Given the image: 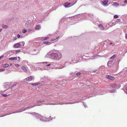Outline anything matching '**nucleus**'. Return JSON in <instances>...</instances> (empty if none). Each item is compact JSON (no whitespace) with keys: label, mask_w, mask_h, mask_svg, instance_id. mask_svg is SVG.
<instances>
[{"label":"nucleus","mask_w":127,"mask_h":127,"mask_svg":"<svg viewBox=\"0 0 127 127\" xmlns=\"http://www.w3.org/2000/svg\"><path fill=\"white\" fill-rule=\"evenodd\" d=\"M80 101H75L74 102H68L67 103H66V104H73V103H78Z\"/></svg>","instance_id":"aec40b11"},{"label":"nucleus","mask_w":127,"mask_h":127,"mask_svg":"<svg viewBox=\"0 0 127 127\" xmlns=\"http://www.w3.org/2000/svg\"><path fill=\"white\" fill-rule=\"evenodd\" d=\"M16 84H14L12 86V87H13L14 86H16Z\"/></svg>","instance_id":"13d9d810"},{"label":"nucleus","mask_w":127,"mask_h":127,"mask_svg":"<svg viewBox=\"0 0 127 127\" xmlns=\"http://www.w3.org/2000/svg\"><path fill=\"white\" fill-rule=\"evenodd\" d=\"M106 78L107 79L111 80H113L115 79L114 77L109 75H106Z\"/></svg>","instance_id":"1a4fd4ad"},{"label":"nucleus","mask_w":127,"mask_h":127,"mask_svg":"<svg viewBox=\"0 0 127 127\" xmlns=\"http://www.w3.org/2000/svg\"><path fill=\"white\" fill-rule=\"evenodd\" d=\"M121 20L120 19H118L116 20V22H119Z\"/></svg>","instance_id":"79ce46f5"},{"label":"nucleus","mask_w":127,"mask_h":127,"mask_svg":"<svg viewBox=\"0 0 127 127\" xmlns=\"http://www.w3.org/2000/svg\"><path fill=\"white\" fill-rule=\"evenodd\" d=\"M20 52V50H17L16 51V54L17 53H18V52Z\"/></svg>","instance_id":"4c0bfd02"},{"label":"nucleus","mask_w":127,"mask_h":127,"mask_svg":"<svg viewBox=\"0 0 127 127\" xmlns=\"http://www.w3.org/2000/svg\"><path fill=\"white\" fill-rule=\"evenodd\" d=\"M19 43H20V44H21V47H22L23 46H24L25 44V42H24L22 41L21 42H19Z\"/></svg>","instance_id":"5701e85b"},{"label":"nucleus","mask_w":127,"mask_h":127,"mask_svg":"<svg viewBox=\"0 0 127 127\" xmlns=\"http://www.w3.org/2000/svg\"><path fill=\"white\" fill-rule=\"evenodd\" d=\"M113 64V60H112L108 61L107 63V65L108 66H110L111 64L112 65Z\"/></svg>","instance_id":"f8f14e48"},{"label":"nucleus","mask_w":127,"mask_h":127,"mask_svg":"<svg viewBox=\"0 0 127 127\" xmlns=\"http://www.w3.org/2000/svg\"><path fill=\"white\" fill-rule=\"evenodd\" d=\"M119 5V4L118 3H117V2H114V5L115 6H118Z\"/></svg>","instance_id":"72a5a7b5"},{"label":"nucleus","mask_w":127,"mask_h":127,"mask_svg":"<svg viewBox=\"0 0 127 127\" xmlns=\"http://www.w3.org/2000/svg\"><path fill=\"white\" fill-rule=\"evenodd\" d=\"M44 69L43 68H41L40 67H39L38 68V69L41 70H43Z\"/></svg>","instance_id":"c03bdc74"},{"label":"nucleus","mask_w":127,"mask_h":127,"mask_svg":"<svg viewBox=\"0 0 127 127\" xmlns=\"http://www.w3.org/2000/svg\"><path fill=\"white\" fill-rule=\"evenodd\" d=\"M51 57V53H48L45 55V58H50Z\"/></svg>","instance_id":"2eb2a0df"},{"label":"nucleus","mask_w":127,"mask_h":127,"mask_svg":"<svg viewBox=\"0 0 127 127\" xmlns=\"http://www.w3.org/2000/svg\"><path fill=\"white\" fill-rule=\"evenodd\" d=\"M38 84L39 83H37V82L35 83H32L31 84V85L33 86H35L38 85Z\"/></svg>","instance_id":"cd10ccee"},{"label":"nucleus","mask_w":127,"mask_h":127,"mask_svg":"<svg viewBox=\"0 0 127 127\" xmlns=\"http://www.w3.org/2000/svg\"><path fill=\"white\" fill-rule=\"evenodd\" d=\"M96 71H93V72H95Z\"/></svg>","instance_id":"0e129e2a"},{"label":"nucleus","mask_w":127,"mask_h":127,"mask_svg":"<svg viewBox=\"0 0 127 127\" xmlns=\"http://www.w3.org/2000/svg\"><path fill=\"white\" fill-rule=\"evenodd\" d=\"M49 42L48 41H45L43 43L45 44H47L48 43H49Z\"/></svg>","instance_id":"58836bf2"},{"label":"nucleus","mask_w":127,"mask_h":127,"mask_svg":"<svg viewBox=\"0 0 127 127\" xmlns=\"http://www.w3.org/2000/svg\"><path fill=\"white\" fill-rule=\"evenodd\" d=\"M126 27L127 28V26H126Z\"/></svg>","instance_id":"774afa93"},{"label":"nucleus","mask_w":127,"mask_h":127,"mask_svg":"<svg viewBox=\"0 0 127 127\" xmlns=\"http://www.w3.org/2000/svg\"><path fill=\"white\" fill-rule=\"evenodd\" d=\"M48 38V37H45V39H44V40H46L47 39V38Z\"/></svg>","instance_id":"4d7b16f0"},{"label":"nucleus","mask_w":127,"mask_h":127,"mask_svg":"<svg viewBox=\"0 0 127 127\" xmlns=\"http://www.w3.org/2000/svg\"><path fill=\"white\" fill-rule=\"evenodd\" d=\"M125 37H126V38L127 39V34H126Z\"/></svg>","instance_id":"5fc2aeb1"},{"label":"nucleus","mask_w":127,"mask_h":127,"mask_svg":"<svg viewBox=\"0 0 127 127\" xmlns=\"http://www.w3.org/2000/svg\"><path fill=\"white\" fill-rule=\"evenodd\" d=\"M2 27V28L4 29H7L8 28V27L6 25H1Z\"/></svg>","instance_id":"412c9836"},{"label":"nucleus","mask_w":127,"mask_h":127,"mask_svg":"<svg viewBox=\"0 0 127 127\" xmlns=\"http://www.w3.org/2000/svg\"><path fill=\"white\" fill-rule=\"evenodd\" d=\"M16 39H17V38H16V37H14V38H13V39H14V40H16Z\"/></svg>","instance_id":"603ef678"},{"label":"nucleus","mask_w":127,"mask_h":127,"mask_svg":"<svg viewBox=\"0 0 127 127\" xmlns=\"http://www.w3.org/2000/svg\"><path fill=\"white\" fill-rule=\"evenodd\" d=\"M114 17L115 18H117L119 17L117 15H115L114 16Z\"/></svg>","instance_id":"c9c22d12"},{"label":"nucleus","mask_w":127,"mask_h":127,"mask_svg":"<svg viewBox=\"0 0 127 127\" xmlns=\"http://www.w3.org/2000/svg\"><path fill=\"white\" fill-rule=\"evenodd\" d=\"M127 52V51H126L125 52L126 53Z\"/></svg>","instance_id":"338daca9"},{"label":"nucleus","mask_w":127,"mask_h":127,"mask_svg":"<svg viewBox=\"0 0 127 127\" xmlns=\"http://www.w3.org/2000/svg\"><path fill=\"white\" fill-rule=\"evenodd\" d=\"M9 66V65L8 64H4L2 65V67L4 68L7 67Z\"/></svg>","instance_id":"6ab92c4d"},{"label":"nucleus","mask_w":127,"mask_h":127,"mask_svg":"<svg viewBox=\"0 0 127 127\" xmlns=\"http://www.w3.org/2000/svg\"><path fill=\"white\" fill-rule=\"evenodd\" d=\"M73 63H77V62L75 61V60L73 61Z\"/></svg>","instance_id":"8fccbe9b"},{"label":"nucleus","mask_w":127,"mask_h":127,"mask_svg":"<svg viewBox=\"0 0 127 127\" xmlns=\"http://www.w3.org/2000/svg\"><path fill=\"white\" fill-rule=\"evenodd\" d=\"M35 79V78L34 76H30L24 80V82H29L32 80H33Z\"/></svg>","instance_id":"39448f33"},{"label":"nucleus","mask_w":127,"mask_h":127,"mask_svg":"<svg viewBox=\"0 0 127 127\" xmlns=\"http://www.w3.org/2000/svg\"><path fill=\"white\" fill-rule=\"evenodd\" d=\"M64 67H65V66H63V67H62V68H61V67L60 68V67H58V68H59V69H61V68H63Z\"/></svg>","instance_id":"6e6d98bb"},{"label":"nucleus","mask_w":127,"mask_h":127,"mask_svg":"<svg viewBox=\"0 0 127 127\" xmlns=\"http://www.w3.org/2000/svg\"><path fill=\"white\" fill-rule=\"evenodd\" d=\"M89 17L90 19H93L94 16L93 15H89ZM93 20H94V19H93Z\"/></svg>","instance_id":"bb28decb"},{"label":"nucleus","mask_w":127,"mask_h":127,"mask_svg":"<svg viewBox=\"0 0 127 127\" xmlns=\"http://www.w3.org/2000/svg\"><path fill=\"white\" fill-rule=\"evenodd\" d=\"M127 2V0H125L124 1V3H126Z\"/></svg>","instance_id":"09e8293b"},{"label":"nucleus","mask_w":127,"mask_h":127,"mask_svg":"<svg viewBox=\"0 0 127 127\" xmlns=\"http://www.w3.org/2000/svg\"><path fill=\"white\" fill-rule=\"evenodd\" d=\"M21 68L25 72L27 71V70L25 67L23 66H22Z\"/></svg>","instance_id":"b1692460"},{"label":"nucleus","mask_w":127,"mask_h":127,"mask_svg":"<svg viewBox=\"0 0 127 127\" xmlns=\"http://www.w3.org/2000/svg\"><path fill=\"white\" fill-rule=\"evenodd\" d=\"M12 65V64H10V66H11Z\"/></svg>","instance_id":"680f3d73"},{"label":"nucleus","mask_w":127,"mask_h":127,"mask_svg":"<svg viewBox=\"0 0 127 127\" xmlns=\"http://www.w3.org/2000/svg\"><path fill=\"white\" fill-rule=\"evenodd\" d=\"M47 104V105H55V104H53V103H46V104Z\"/></svg>","instance_id":"e433bc0d"},{"label":"nucleus","mask_w":127,"mask_h":127,"mask_svg":"<svg viewBox=\"0 0 127 127\" xmlns=\"http://www.w3.org/2000/svg\"><path fill=\"white\" fill-rule=\"evenodd\" d=\"M27 31V30L25 29H24L22 30V32L24 33H25Z\"/></svg>","instance_id":"473e14b6"},{"label":"nucleus","mask_w":127,"mask_h":127,"mask_svg":"<svg viewBox=\"0 0 127 127\" xmlns=\"http://www.w3.org/2000/svg\"><path fill=\"white\" fill-rule=\"evenodd\" d=\"M33 114L36 118L39 119L41 121H49L50 120H52V119L53 118H51V116H49L48 118H46L36 113H33Z\"/></svg>","instance_id":"f257e3e1"},{"label":"nucleus","mask_w":127,"mask_h":127,"mask_svg":"<svg viewBox=\"0 0 127 127\" xmlns=\"http://www.w3.org/2000/svg\"><path fill=\"white\" fill-rule=\"evenodd\" d=\"M110 86L111 87V88L118 89L120 87V85L118 84L114 83L111 84Z\"/></svg>","instance_id":"423d86ee"},{"label":"nucleus","mask_w":127,"mask_h":127,"mask_svg":"<svg viewBox=\"0 0 127 127\" xmlns=\"http://www.w3.org/2000/svg\"><path fill=\"white\" fill-rule=\"evenodd\" d=\"M42 63L43 64H46L48 63V64H46V66H50V65H52V63H51L49 62H43Z\"/></svg>","instance_id":"4468645a"},{"label":"nucleus","mask_w":127,"mask_h":127,"mask_svg":"<svg viewBox=\"0 0 127 127\" xmlns=\"http://www.w3.org/2000/svg\"><path fill=\"white\" fill-rule=\"evenodd\" d=\"M108 0H105L103 1H102V2L103 4V5H104L105 6H107L108 5L107 4V2H108Z\"/></svg>","instance_id":"9d476101"},{"label":"nucleus","mask_w":127,"mask_h":127,"mask_svg":"<svg viewBox=\"0 0 127 127\" xmlns=\"http://www.w3.org/2000/svg\"><path fill=\"white\" fill-rule=\"evenodd\" d=\"M81 74L82 73L80 72H78L76 73V75L77 77H79Z\"/></svg>","instance_id":"c85d7f7f"},{"label":"nucleus","mask_w":127,"mask_h":127,"mask_svg":"<svg viewBox=\"0 0 127 127\" xmlns=\"http://www.w3.org/2000/svg\"><path fill=\"white\" fill-rule=\"evenodd\" d=\"M17 37L19 38H22L23 37L22 36H21L19 34H18L17 35Z\"/></svg>","instance_id":"2f4dec72"},{"label":"nucleus","mask_w":127,"mask_h":127,"mask_svg":"<svg viewBox=\"0 0 127 127\" xmlns=\"http://www.w3.org/2000/svg\"><path fill=\"white\" fill-rule=\"evenodd\" d=\"M2 96H3L4 97H7L8 95H7V94H2Z\"/></svg>","instance_id":"f704fd0d"},{"label":"nucleus","mask_w":127,"mask_h":127,"mask_svg":"<svg viewBox=\"0 0 127 127\" xmlns=\"http://www.w3.org/2000/svg\"><path fill=\"white\" fill-rule=\"evenodd\" d=\"M116 89H113L112 90H107L105 93H114L116 92Z\"/></svg>","instance_id":"6e6552de"},{"label":"nucleus","mask_w":127,"mask_h":127,"mask_svg":"<svg viewBox=\"0 0 127 127\" xmlns=\"http://www.w3.org/2000/svg\"><path fill=\"white\" fill-rule=\"evenodd\" d=\"M17 58L18 59L17 60L19 61H20L21 59L20 57H18Z\"/></svg>","instance_id":"37998d69"},{"label":"nucleus","mask_w":127,"mask_h":127,"mask_svg":"<svg viewBox=\"0 0 127 127\" xmlns=\"http://www.w3.org/2000/svg\"><path fill=\"white\" fill-rule=\"evenodd\" d=\"M40 105H36V106H40ZM36 106V105H35L34 106H30L29 107H26L24 108L21 109H20L16 111H15L12 112V113H10V114H11L12 113H17L21 112L23 111H25L26 110H28V109H31V108L34 107V106ZM8 115V114H6V115ZM6 115H3L2 116H0V117H3Z\"/></svg>","instance_id":"f03ea898"},{"label":"nucleus","mask_w":127,"mask_h":127,"mask_svg":"<svg viewBox=\"0 0 127 127\" xmlns=\"http://www.w3.org/2000/svg\"><path fill=\"white\" fill-rule=\"evenodd\" d=\"M74 4H71V3L66 2L64 3V5L65 7L66 8L69 7L72 5Z\"/></svg>","instance_id":"0eeeda50"},{"label":"nucleus","mask_w":127,"mask_h":127,"mask_svg":"<svg viewBox=\"0 0 127 127\" xmlns=\"http://www.w3.org/2000/svg\"><path fill=\"white\" fill-rule=\"evenodd\" d=\"M10 84V82H6L5 83H4V87L5 88L8 87Z\"/></svg>","instance_id":"f3484780"},{"label":"nucleus","mask_w":127,"mask_h":127,"mask_svg":"<svg viewBox=\"0 0 127 127\" xmlns=\"http://www.w3.org/2000/svg\"><path fill=\"white\" fill-rule=\"evenodd\" d=\"M37 83H39L38 84V85H42L45 84L42 81L40 82H38Z\"/></svg>","instance_id":"a878e982"},{"label":"nucleus","mask_w":127,"mask_h":127,"mask_svg":"<svg viewBox=\"0 0 127 127\" xmlns=\"http://www.w3.org/2000/svg\"><path fill=\"white\" fill-rule=\"evenodd\" d=\"M83 104L84 105V106L85 107H86V104H85V103L84 102H83Z\"/></svg>","instance_id":"49530a36"},{"label":"nucleus","mask_w":127,"mask_h":127,"mask_svg":"<svg viewBox=\"0 0 127 127\" xmlns=\"http://www.w3.org/2000/svg\"><path fill=\"white\" fill-rule=\"evenodd\" d=\"M110 44L111 45H112V46H114V44H113L112 42H111L110 43Z\"/></svg>","instance_id":"a18cd8bd"},{"label":"nucleus","mask_w":127,"mask_h":127,"mask_svg":"<svg viewBox=\"0 0 127 127\" xmlns=\"http://www.w3.org/2000/svg\"><path fill=\"white\" fill-rule=\"evenodd\" d=\"M117 55H116L114 54L110 58V59H114V58L116 57V56Z\"/></svg>","instance_id":"393cba45"},{"label":"nucleus","mask_w":127,"mask_h":127,"mask_svg":"<svg viewBox=\"0 0 127 127\" xmlns=\"http://www.w3.org/2000/svg\"><path fill=\"white\" fill-rule=\"evenodd\" d=\"M17 57H13L9 58V60H17Z\"/></svg>","instance_id":"a211bd4d"},{"label":"nucleus","mask_w":127,"mask_h":127,"mask_svg":"<svg viewBox=\"0 0 127 127\" xmlns=\"http://www.w3.org/2000/svg\"><path fill=\"white\" fill-rule=\"evenodd\" d=\"M73 72H72L71 73V74H73Z\"/></svg>","instance_id":"69168bd1"},{"label":"nucleus","mask_w":127,"mask_h":127,"mask_svg":"<svg viewBox=\"0 0 127 127\" xmlns=\"http://www.w3.org/2000/svg\"><path fill=\"white\" fill-rule=\"evenodd\" d=\"M37 103H41L44 102V101L42 100H37L36 101Z\"/></svg>","instance_id":"7c9ffc66"},{"label":"nucleus","mask_w":127,"mask_h":127,"mask_svg":"<svg viewBox=\"0 0 127 127\" xmlns=\"http://www.w3.org/2000/svg\"><path fill=\"white\" fill-rule=\"evenodd\" d=\"M31 23V21H28L26 23L25 26L27 27H29L30 26Z\"/></svg>","instance_id":"9b49d317"},{"label":"nucleus","mask_w":127,"mask_h":127,"mask_svg":"<svg viewBox=\"0 0 127 127\" xmlns=\"http://www.w3.org/2000/svg\"><path fill=\"white\" fill-rule=\"evenodd\" d=\"M4 57V55H2L0 57V60L1 58H2V57Z\"/></svg>","instance_id":"de8ad7c7"},{"label":"nucleus","mask_w":127,"mask_h":127,"mask_svg":"<svg viewBox=\"0 0 127 127\" xmlns=\"http://www.w3.org/2000/svg\"><path fill=\"white\" fill-rule=\"evenodd\" d=\"M125 92L127 94V86L126 88V90H125Z\"/></svg>","instance_id":"a19ab883"},{"label":"nucleus","mask_w":127,"mask_h":127,"mask_svg":"<svg viewBox=\"0 0 127 127\" xmlns=\"http://www.w3.org/2000/svg\"><path fill=\"white\" fill-rule=\"evenodd\" d=\"M41 29V26L39 25H38L36 26L35 29V30H38Z\"/></svg>","instance_id":"dca6fc26"},{"label":"nucleus","mask_w":127,"mask_h":127,"mask_svg":"<svg viewBox=\"0 0 127 127\" xmlns=\"http://www.w3.org/2000/svg\"><path fill=\"white\" fill-rule=\"evenodd\" d=\"M2 30V29H0V32H1Z\"/></svg>","instance_id":"bf43d9fd"},{"label":"nucleus","mask_w":127,"mask_h":127,"mask_svg":"<svg viewBox=\"0 0 127 127\" xmlns=\"http://www.w3.org/2000/svg\"><path fill=\"white\" fill-rule=\"evenodd\" d=\"M40 81H43L44 84L49 83L50 81L49 79L47 76H44V77L41 78Z\"/></svg>","instance_id":"20e7f679"},{"label":"nucleus","mask_w":127,"mask_h":127,"mask_svg":"<svg viewBox=\"0 0 127 127\" xmlns=\"http://www.w3.org/2000/svg\"><path fill=\"white\" fill-rule=\"evenodd\" d=\"M98 27L101 30H103L104 29L103 26L101 24H100L98 25Z\"/></svg>","instance_id":"4be33fe9"},{"label":"nucleus","mask_w":127,"mask_h":127,"mask_svg":"<svg viewBox=\"0 0 127 127\" xmlns=\"http://www.w3.org/2000/svg\"><path fill=\"white\" fill-rule=\"evenodd\" d=\"M5 69H0V72L3 71Z\"/></svg>","instance_id":"ea45409f"},{"label":"nucleus","mask_w":127,"mask_h":127,"mask_svg":"<svg viewBox=\"0 0 127 127\" xmlns=\"http://www.w3.org/2000/svg\"><path fill=\"white\" fill-rule=\"evenodd\" d=\"M60 37V36H58L55 39H57L59 38Z\"/></svg>","instance_id":"3c124183"},{"label":"nucleus","mask_w":127,"mask_h":127,"mask_svg":"<svg viewBox=\"0 0 127 127\" xmlns=\"http://www.w3.org/2000/svg\"><path fill=\"white\" fill-rule=\"evenodd\" d=\"M79 14H78V15H76L74 16H72L73 18L74 17V18H79Z\"/></svg>","instance_id":"c756f323"},{"label":"nucleus","mask_w":127,"mask_h":127,"mask_svg":"<svg viewBox=\"0 0 127 127\" xmlns=\"http://www.w3.org/2000/svg\"><path fill=\"white\" fill-rule=\"evenodd\" d=\"M43 20H43V19L42 20H41V23L42 21H43Z\"/></svg>","instance_id":"e2e57ef3"},{"label":"nucleus","mask_w":127,"mask_h":127,"mask_svg":"<svg viewBox=\"0 0 127 127\" xmlns=\"http://www.w3.org/2000/svg\"><path fill=\"white\" fill-rule=\"evenodd\" d=\"M47 14H46H46H45V16H44V17H45L46 16H47Z\"/></svg>","instance_id":"052dcab7"},{"label":"nucleus","mask_w":127,"mask_h":127,"mask_svg":"<svg viewBox=\"0 0 127 127\" xmlns=\"http://www.w3.org/2000/svg\"><path fill=\"white\" fill-rule=\"evenodd\" d=\"M19 66V65L18 64H16L15 66L16 67H18Z\"/></svg>","instance_id":"864d4df0"},{"label":"nucleus","mask_w":127,"mask_h":127,"mask_svg":"<svg viewBox=\"0 0 127 127\" xmlns=\"http://www.w3.org/2000/svg\"><path fill=\"white\" fill-rule=\"evenodd\" d=\"M62 56V54L60 53L59 55L58 54L55 53H51V58L53 60L57 61L59 60L61 58Z\"/></svg>","instance_id":"7ed1b4c3"},{"label":"nucleus","mask_w":127,"mask_h":127,"mask_svg":"<svg viewBox=\"0 0 127 127\" xmlns=\"http://www.w3.org/2000/svg\"><path fill=\"white\" fill-rule=\"evenodd\" d=\"M19 43V42L15 44L13 46V47L15 48H18L21 45V44Z\"/></svg>","instance_id":"ddd939ff"}]
</instances>
